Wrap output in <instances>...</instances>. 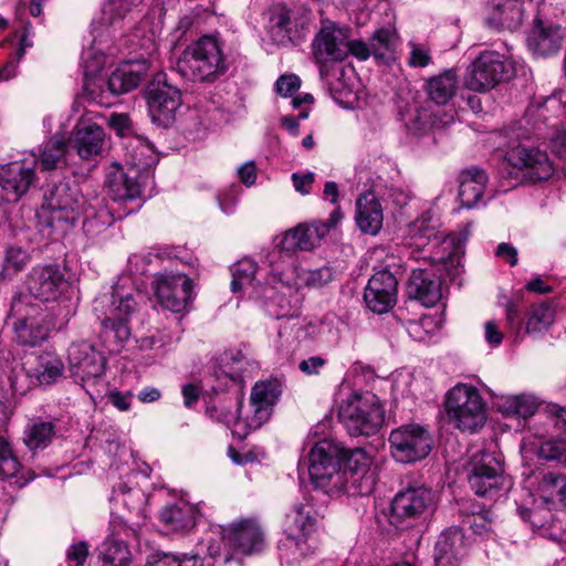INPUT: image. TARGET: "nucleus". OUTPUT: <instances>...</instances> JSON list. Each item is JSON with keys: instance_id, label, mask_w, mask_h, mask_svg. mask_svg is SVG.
<instances>
[{"instance_id": "obj_1", "label": "nucleus", "mask_w": 566, "mask_h": 566, "mask_svg": "<svg viewBox=\"0 0 566 566\" xmlns=\"http://www.w3.org/2000/svg\"><path fill=\"white\" fill-rule=\"evenodd\" d=\"M44 200L53 212L52 222H64L66 227H72L81 216H85L83 229L90 235L104 231L114 220L106 208L97 209L99 202L87 203L78 184L72 179L53 185L44 195Z\"/></svg>"}, {"instance_id": "obj_2", "label": "nucleus", "mask_w": 566, "mask_h": 566, "mask_svg": "<svg viewBox=\"0 0 566 566\" xmlns=\"http://www.w3.org/2000/svg\"><path fill=\"white\" fill-rule=\"evenodd\" d=\"M136 307L134 295L118 284L94 300V312L102 325L101 336L109 352H119L129 339L128 317Z\"/></svg>"}, {"instance_id": "obj_3", "label": "nucleus", "mask_w": 566, "mask_h": 566, "mask_svg": "<svg viewBox=\"0 0 566 566\" xmlns=\"http://www.w3.org/2000/svg\"><path fill=\"white\" fill-rule=\"evenodd\" d=\"M178 73L192 82L212 83L229 69L221 42L203 35L188 45L176 62Z\"/></svg>"}, {"instance_id": "obj_4", "label": "nucleus", "mask_w": 566, "mask_h": 566, "mask_svg": "<svg viewBox=\"0 0 566 566\" xmlns=\"http://www.w3.org/2000/svg\"><path fill=\"white\" fill-rule=\"evenodd\" d=\"M10 316L13 318L15 342L23 347H35L46 340L53 328H61L69 322L70 311L63 315L60 313L61 317L55 322L30 296H17L11 303Z\"/></svg>"}, {"instance_id": "obj_5", "label": "nucleus", "mask_w": 566, "mask_h": 566, "mask_svg": "<svg viewBox=\"0 0 566 566\" xmlns=\"http://www.w3.org/2000/svg\"><path fill=\"white\" fill-rule=\"evenodd\" d=\"M317 516L308 500L294 505L287 513L286 522L291 525L286 530V537L279 544L281 560L302 564L315 557L316 548L308 543V537L316 530Z\"/></svg>"}, {"instance_id": "obj_6", "label": "nucleus", "mask_w": 566, "mask_h": 566, "mask_svg": "<svg viewBox=\"0 0 566 566\" xmlns=\"http://www.w3.org/2000/svg\"><path fill=\"white\" fill-rule=\"evenodd\" d=\"M344 447L331 439L316 442L308 454V474L313 484L329 496L340 495L338 476Z\"/></svg>"}, {"instance_id": "obj_7", "label": "nucleus", "mask_w": 566, "mask_h": 566, "mask_svg": "<svg viewBox=\"0 0 566 566\" xmlns=\"http://www.w3.org/2000/svg\"><path fill=\"white\" fill-rule=\"evenodd\" d=\"M446 412L455 428L476 431L486 420L483 398L473 386L458 384L447 394Z\"/></svg>"}, {"instance_id": "obj_8", "label": "nucleus", "mask_w": 566, "mask_h": 566, "mask_svg": "<svg viewBox=\"0 0 566 566\" xmlns=\"http://www.w3.org/2000/svg\"><path fill=\"white\" fill-rule=\"evenodd\" d=\"M339 418L350 436H369L381 427L384 409L375 395L355 394L340 406Z\"/></svg>"}, {"instance_id": "obj_9", "label": "nucleus", "mask_w": 566, "mask_h": 566, "mask_svg": "<svg viewBox=\"0 0 566 566\" xmlns=\"http://www.w3.org/2000/svg\"><path fill=\"white\" fill-rule=\"evenodd\" d=\"M514 74L513 64L499 52H482L467 69L465 86L475 92H488Z\"/></svg>"}, {"instance_id": "obj_10", "label": "nucleus", "mask_w": 566, "mask_h": 566, "mask_svg": "<svg viewBox=\"0 0 566 566\" xmlns=\"http://www.w3.org/2000/svg\"><path fill=\"white\" fill-rule=\"evenodd\" d=\"M64 364L50 352L31 355L23 363L20 371L14 370L11 386L17 392H25L31 386H49L62 377Z\"/></svg>"}, {"instance_id": "obj_11", "label": "nucleus", "mask_w": 566, "mask_h": 566, "mask_svg": "<svg viewBox=\"0 0 566 566\" xmlns=\"http://www.w3.org/2000/svg\"><path fill=\"white\" fill-rule=\"evenodd\" d=\"M282 394V386L277 379L258 381L252 388L250 402L247 407L237 402L238 426L243 424L248 431L259 429L266 422L272 408Z\"/></svg>"}, {"instance_id": "obj_12", "label": "nucleus", "mask_w": 566, "mask_h": 566, "mask_svg": "<svg viewBox=\"0 0 566 566\" xmlns=\"http://www.w3.org/2000/svg\"><path fill=\"white\" fill-rule=\"evenodd\" d=\"M350 31L328 19L322 20L321 28L312 41V54L317 64L322 77L327 75L326 64L340 62L348 55V39Z\"/></svg>"}, {"instance_id": "obj_13", "label": "nucleus", "mask_w": 566, "mask_h": 566, "mask_svg": "<svg viewBox=\"0 0 566 566\" xmlns=\"http://www.w3.org/2000/svg\"><path fill=\"white\" fill-rule=\"evenodd\" d=\"M345 465L339 468L340 494L368 495L373 492L376 476L373 470V459L363 449L346 450L342 457Z\"/></svg>"}, {"instance_id": "obj_14", "label": "nucleus", "mask_w": 566, "mask_h": 566, "mask_svg": "<svg viewBox=\"0 0 566 566\" xmlns=\"http://www.w3.org/2000/svg\"><path fill=\"white\" fill-rule=\"evenodd\" d=\"M99 557L103 566H128L130 552L123 541L107 538L99 547ZM145 566H203V564L197 555L157 552L147 557Z\"/></svg>"}, {"instance_id": "obj_15", "label": "nucleus", "mask_w": 566, "mask_h": 566, "mask_svg": "<svg viewBox=\"0 0 566 566\" xmlns=\"http://www.w3.org/2000/svg\"><path fill=\"white\" fill-rule=\"evenodd\" d=\"M390 452L396 461L412 463L424 459L432 449L429 431L417 423L400 426L389 436Z\"/></svg>"}, {"instance_id": "obj_16", "label": "nucleus", "mask_w": 566, "mask_h": 566, "mask_svg": "<svg viewBox=\"0 0 566 566\" xmlns=\"http://www.w3.org/2000/svg\"><path fill=\"white\" fill-rule=\"evenodd\" d=\"M27 289L31 301L42 303H60L63 295L70 289L69 281L62 270L54 264L36 265L32 268L27 276Z\"/></svg>"}, {"instance_id": "obj_17", "label": "nucleus", "mask_w": 566, "mask_h": 566, "mask_svg": "<svg viewBox=\"0 0 566 566\" xmlns=\"http://www.w3.org/2000/svg\"><path fill=\"white\" fill-rule=\"evenodd\" d=\"M342 218V212L339 209H336L329 214L326 221L298 224L284 233L280 242L281 250L287 252L313 250L319 244L321 240L328 234L331 229L338 224Z\"/></svg>"}, {"instance_id": "obj_18", "label": "nucleus", "mask_w": 566, "mask_h": 566, "mask_svg": "<svg viewBox=\"0 0 566 566\" xmlns=\"http://www.w3.org/2000/svg\"><path fill=\"white\" fill-rule=\"evenodd\" d=\"M71 376L82 387L95 381L104 374L106 359L87 342L74 343L69 348Z\"/></svg>"}, {"instance_id": "obj_19", "label": "nucleus", "mask_w": 566, "mask_h": 566, "mask_svg": "<svg viewBox=\"0 0 566 566\" xmlns=\"http://www.w3.org/2000/svg\"><path fill=\"white\" fill-rule=\"evenodd\" d=\"M469 483L475 494L491 495L502 488L503 468L500 458L493 452L480 451L472 455Z\"/></svg>"}, {"instance_id": "obj_20", "label": "nucleus", "mask_w": 566, "mask_h": 566, "mask_svg": "<svg viewBox=\"0 0 566 566\" xmlns=\"http://www.w3.org/2000/svg\"><path fill=\"white\" fill-rule=\"evenodd\" d=\"M36 157L0 166V187L7 201H18L35 181Z\"/></svg>"}, {"instance_id": "obj_21", "label": "nucleus", "mask_w": 566, "mask_h": 566, "mask_svg": "<svg viewBox=\"0 0 566 566\" xmlns=\"http://www.w3.org/2000/svg\"><path fill=\"white\" fill-rule=\"evenodd\" d=\"M507 161L530 181L547 180L554 174L548 155L536 147L520 144L507 153Z\"/></svg>"}, {"instance_id": "obj_22", "label": "nucleus", "mask_w": 566, "mask_h": 566, "mask_svg": "<svg viewBox=\"0 0 566 566\" xmlns=\"http://www.w3.org/2000/svg\"><path fill=\"white\" fill-rule=\"evenodd\" d=\"M154 289L163 307L179 313L191 296L192 282L184 274L160 273L155 277Z\"/></svg>"}, {"instance_id": "obj_23", "label": "nucleus", "mask_w": 566, "mask_h": 566, "mask_svg": "<svg viewBox=\"0 0 566 566\" xmlns=\"http://www.w3.org/2000/svg\"><path fill=\"white\" fill-rule=\"evenodd\" d=\"M222 539L235 554L252 555L264 545L263 532L252 518H242L222 528Z\"/></svg>"}, {"instance_id": "obj_24", "label": "nucleus", "mask_w": 566, "mask_h": 566, "mask_svg": "<svg viewBox=\"0 0 566 566\" xmlns=\"http://www.w3.org/2000/svg\"><path fill=\"white\" fill-rule=\"evenodd\" d=\"M180 105V90L158 77L148 91V109L153 122L163 127L170 126Z\"/></svg>"}, {"instance_id": "obj_25", "label": "nucleus", "mask_w": 566, "mask_h": 566, "mask_svg": "<svg viewBox=\"0 0 566 566\" xmlns=\"http://www.w3.org/2000/svg\"><path fill=\"white\" fill-rule=\"evenodd\" d=\"M398 281L389 270L377 271L368 281L364 301L367 307L377 314L387 313L397 302Z\"/></svg>"}, {"instance_id": "obj_26", "label": "nucleus", "mask_w": 566, "mask_h": 566, "mask_svg": "<svg viewBox=\"0 0 566 566\" xmlns=\"http://www.w3.org/2000/svg\"><path fill=\"white\" fill-rule=\"evenodd\" d=\"M434 493L423 486H409L399 492L391 503L392 518H416L434 504Z\"/></svg>"}, {"instance_id": "obj_27", "label": "nucleus", "mask_w": 566, "mask_h": 566, "mask_svg": "<svg viewBox=\"0 0 566 566\" xmlns=\"http://www.w3.org/2000/svg\"><path fill=\"white\" fill-rule=\"evenodd\" d=\"M73 148L83 160L102 156L105 145L104 129L90 117H81L73 129Z\"/></svg>"}, {"instance_id": "obj_28", "label": "nucleus", "mask_w": 566, "mask_h": 566, "mask_svg": "<svg viewBox=\"0 0 566 566\" xmlns=\"http://www.w3.org/2000/svg\"><path fill=\"white\" fill-rule=\"evenodd\" d=\"M106 188L114 201L127 202L140 198L143 195L144 182L140 181L139 172L136 168L125 171L123 167L113 165L106 175Z\"/></svg>"}, {"instance_id": "obj_29", "label": "nucleus", "mask_w": 566, "mask_h": 566, "mask_svg": "<svg viewBox=\"0 0 566 566\" xmlns=\"http://www.w3.org/2000/svg\"><path fill=\"white\" fill-rule=\"evenodd\" d=\"M409 295L426 306H433L442 296L441 283L429 268H410Z\"/></svg>"}, {"instance_id": "obj_30", "label": "nucleus", "mask_w": 566, "mask_h": 566, "mask_svg": "<svg viewBox=\"0 0 566 566\" xmlns=\"http://www.w3.org/2000/svg\"><path fill=\"white\" fill-rule=\"evenodd\" d=\"M488 23L496 29L515 30L523 20V0H491Z\"/></svg>"}, {"instance_id": "obj_31", "label": "nucleus", "mask_w": 566, "mask_h": 566, "mask_svg": "<svg viewBox=\"0 0 566 566\" xmlns=\"http://www.w3.org/2000/svg\"><path fill=\"white\" fill-rule=\"evenodd\" d=\"M463 556V534L457 527L442 532L434 547L436 566H459Z\"/></svg>"}, {"instance_id": "obj_32", "label": "nucleus", "mask_w": 566, "mask_h": 566, "mask_svg": "<svg viewBox=\"0 0 566 566\" xmlns=\"http://www.w3.org/2000/svg\"><path fill=\"white\" fill-rule=\"evenodd\" d=\"M356 223L359 230L366 234L376 235L384 221L380 202L373 193H365L357 200Z\"/></svg>"}, {"instance_id": "obj_33", "label": "nucleus", "mask_w": 566, "mask_h": 566, "mask_svg": "<svg viewBox=\"0 0 566 566\" xmlns=\"http://www.w3.org/2000/svg\"><path fill=\"white\" fill-rule=\"evenodd\" d=\"M541 501L548 510L566 506V474L560 472H546L537 485Z\"/></svg>"}, {"instance_id": "obj_34", "label": "nucleus", "mask_w": 566, "mask_h": 566, "mask_svg": "<svg viewBox=\"0 0 566 566\" xmlns=\"http://www.w3.org/2000/svg\"><path fill=\"white\" fill-rule=\"evenodd\" d=\"M488 177L485 172L472 167L461 172L459 177V200L465 208L474 207L482 198Z\"/></svg>"}, {"instance_id": "obj_35", "label": "nucleus", "mask_w": 566, "mask_h": 566, "mask_svg": "<svg viewBox=\"0 0 566 566\" xmlns=\"http://www.w3.org/2000/svg\"><path fill=\"white\" fill-rule=\"evenodd\" d=\"M197 510L190 503L179 501L159 512V521L174 531H188L196 525Z\"/></svg>"}, {"instance_id": "obj_36", "label": "nucleus", "mask_w": 566, "mask_h": 566, "mask_svg": "<svg viewBox=\"0 0 566 566\" xmlns=\"http://www.w3.org/2000/svg\"><path fill=\"white\" fill-rule=\"evenodd\" d=\"M459 85L458 75L453 70H448L427 81L426 91L429 98L437 105H446L457 93Z\"/></svg>"}, {"instance_id": "obj_37", "label": "nucleus", "mask_w": 566, "mask_h": 566, "mask_svg": "<svg viewBox=\"0 0 566 566\" xmlns=\"http://www.w3.org/2000/svg\"><path fill=\"white\" fill-rule=\"evenodd\" d=\"M528 42L534 53L547 56L559 51L564 42V34L559 25L549 24L534 31Z\"/></svg>"}, {"instance_id": "obj_38", "label": "nucleus", "mask_w": 566, "mask_h": 566, "mask_svg": "<svg viewBox=\"0 0 566 566\" xmlns=\"http://www.w3.org/2000/svg\"><path fill=\"white\" fill-rule=\"evenodd\" d=\"M539 406V401L534 395H507L501 396L497 400V409L507 417H532Z\"/></svg>"}, {"instance_id": "obj_39", "label": "nucleus", "mask_w": 566, "mask_h": 566, "mask_svg": "<svg viewBox=\"0 0 566 566\" xmlns=\"http://www.w3.org/2000/svg\"><path fill=\"white\" fill-rule=\"evenodd\" d=\"M439 221L429 210L423 212L419 218L412 221L408 227L410 240L415 247H426L432 240H440Z\"/></svg>"}, {"instance_id": "obj_40", "label": "nucleus", "mask_w": 566, "mask_h": 566, "mask_svg": "<svg viewBox=\"0 0 566 566\" xmlns=\"http://www.w3.org/2000/svg\"><path fill=\"white\" fill-rule=\"evenodd\" d=\"M55 436V424L52 421L35 419L30 421L23 432V442L30 451L45 449Z\"/></svg>"}, {"instance_id": "obj_41", "label": "nucleus", "mask_w": 566, "mask_h": 566, "mask_svg": "<svg viewBox=\"0 0 566 566\" xmlns=\"http://www.w3.org/2000/svg\"><path fill=\"white\" fill-rule=\"evenodd\" d=\"M69 143L63 135L55 134L43 144L40 164L43 170H53L65 159Z\"/></svg>"}, {"instance_id": "obj_42", "label": "nucleus", "mask_w": 566, "mask_h": 566, "mask_svg": "<svg viewBox=\"0 0 566 566\" xmlns=\"http://www.w3.org/2000/svg\"><path fill=\"white\" fill-rule=\"evenodd\" d=\"M140 73L134 71L126 64L117 67L108 77L107 88L114 95L125 94L138 86L140 83Z\"/></svg>"}, {"instance_id": "obj_43", "label": "nucleus", "mask_w": 566, "mask_h": 566, "mask_svg": "<svg viewBox=\"0 0 566 566\" xmlns=\"http://www.w3.org/2000/svg\"><path fill=\"white\" fill-rule=\"evenodd\" d=\"M554 322V310L548 303L534 305L526 322V333L531 335L541 334Z\"/></svg>"}, {"instance_id": "obj_44", "label": "nucleus", "mask_w": 566, "mask_h": 566, "mask_svg": "<svg viewBox=\"0 0 566 566\" xmlns=\"http://www.w3.org/2000/svg\"><path fill=\"white\" fill-rule=\"evenodd\" d=\"M256 270V263L249 258H244L234 263L231 268V291L233 293H237L241 291L243 287L252 286Z\"/></svg>"}, {"instance_id": "obj_45", "label": "nucleus", "mask_w": 566, "mask_h": 566, "mask_svg": "<svg viewBox=\"0 0 566 566\" xmlns=\"http://www.w3.org/2000/svg\"><path fill=\"white\" fill-rule=\"evenodd\" d=\"M292 11L284 4H276L270 12V27L275 36L282 41L284 38H290L292 30Z\"/></svg>"}, {"instance_id": "obj_46", "label": "nucleus", "mask_w": 566, "mask_h": 566, "mask_svg": "<svg viewBox=\"0 0 566 566\" xmlns=\"http://www.w3.org/2000/svg\"><path fill=\"white\" fill-rule=\"evenodd\" d=\"M153 256L159 258V259H171L177 258L176 254V248H155L151 249V251L144 252V253H135L132 254L128 258V264L132 270H134L137 273H145L146 266L148 263L151 262Z\"/></svg>"}, {"instance_id": "obj_47", "label": "nucleus", "mask_w": 566, "mask_h": 566, "mask_svg": "<svg viewBox=\"0 0 566 566\" xmlns=\"http://www.w3.org/2000/svg\"><path fill=\"white\" fill-rule=\"evenodd\" d=\"M144 0H108L102 9V20L105 24H114L125 17L132 8L139 6Z\"/></svg>"}, {"instance_id": "obj_48", "label": "nucleus", "mask_w": 566, "mask_h": 566, "mask_svg": "<svg viewBox=\"0 0 566 566\" xmlns=\"http://www.w3.org/2000/svg\"><path fill=\"white\" fill-rule=\"evenodd\" d=\"M441 327V319L422 316L419 321L408 323L407 332L417 342H427Z\"/></svg>"}, {"instance_id": "obj_49", "label": "nucleus", "mask_w": 566, "mask_h": 566, "mask_svg": "<svg viewBox=\"0 0 566 566\" xmlns=\"http://www.w3.org/2000/svg\"><path fill=\"white\" fill-rule=\"evenodd\" d=\"M30 262V254L27 250L19 247L7 249L3 258V268L1 274L10 276L22 271Z\"/></svg>"}, {"instance_id": "obj_50", "label": "nucleus", "mask_w": 566, "mask_h": 566, "mask_svg": "<svg viewBox=\"0 0 566 566\" xmlns=\"http://www.w3.org/2000/svg\"><path fill=\"white\" fill-rule=\"evenodd\" d=\"M396 35L391 29L381 28L375 31L370 38V46L373 55L376 59H384L391 53L395 48Z\"/></svg>"}, {"instance_id": "obj_51", "label": "nucleus", "mask_w": 566, "mask_h": 566, "mask_svg": "<svg viewBox=\"0 0 566 566\" xmlns=\"http://www.w3.org/2000/svg\"><path fill=\"white\" fill-rule=\"evenodd\" d=\"M19 469L20 463L13 455L7 437L0 432V479L14 476Z\"/></svg>"}, {"instance_id": "obj_52", "label": "nucleus", "mask_w": 566, "mask_h": 566, "mask_svg": "<svg viewBox=\"0 0 566 566\" xmlns=\"http://www.w3.org/2000/svg\"><path fill=\"white\" fill-rule=\"evenodd\" d=\"M111 501L117 505L122 504L129 511L139 510L144 494L139 490H133L125 483H120L116 490H114Z\"/></svg>"}, {"instance_id": "obj_53", "label": "nucleus", "mask_w": 566, "mask_h": 566, "mask_svg": "<svg viewBox=\"0 0 566 566\" xmlns=\"http://www.w3.org/2000/svg\"><path fill=\"white\" fill-rule=\"evenodd\" d=\"M538 455L548 461H557L566 464V441L547 440L538 449Z\"/></svg>"}, {"instance_id": "obj_54", "label": "nucleus", "mask_w": 566, "mask_h": 566, "mask_svg": "<svg viewBox=\"0 0 566 566\" xmlns=\"http://www.w3.org/2000/svg\"><path fill=\"white\" fill-rule=\"evenodd\" d=\"M239 402L238 400L234 403H231V406H226L223 403H213L207 407V413L209 417L216 419L219 422L224 423L226 426L234 424L238 427L237 419V406L235 403Z\"/></svg>"}, {"instance_id": "obj_55", "label": "nucleus", "mask_w": 566, "mask_h": 566, "mask_svg": "<svg viewBox=\"0 0 566 566\" xmlns=\"http://www.w3.org/2000/svg\"><path fill=\"white\" fill-rule=\"evenodd\" d=\"M492 513L488 510L480 512H472L467 518V524L473 531L474 534L484 535L491 531L492 527Z\"/></svg>"}, {"instance_id": "obj_56", "label": "nucleus", "mask_w": 566, "mask_h": 566, "mask_svg": "<svg viewBox=\"0 0 566 566\" xmlns=\"http://www.w3.org/2000/svg\"><path fill=\"white\" fill-rule=\"evenodd\" d=\"M334 279V271L331 266H322L311 270L305 274L304 282L311 287H322Z\"/></svg>"}, {"instance_id": "obj_57", "label": "nucleus", "mask_w": 566, "mask_h": 566, "mask_svg": "<svg viewBox=\"0 0 566 566\" xmlns=\"http://www.w3.org/2000/svg\"><path fill=\"white\" fill-rule=\"evenodd\" d=\"M107 123L120 137H130L133 134L132 122L127 114L114 113L108 117Z\"/></svg>"}, {"instance_id": "obj_58", "label": "nucleus", "mask_w": 566, "mask_h": 566, "mask_svg": "<svg viewBox=\"0 0 566 566\" xmlns=\"http://www.w3.org/2000/svg\"><path fill=\"white\" fill-rule=\"evenodd\" d=\"M300 86L301 80L294 74L282 75L275 83L276 93L283 97L292 96Z\"/></svg>"}, {"instance_id": "obj_59", "label": "nucleus", "mask_w": 566, "mask_h": 566, "mask_svg": "<svg viewBox=\"0 0 566 566\" xmlns=\"http://www.w3.org/2000/svg\"><path fill=\"white\" fill-rule=\"evenodd\" d=\"M410 53L408 57V65L412 67H424L429 65L431 56L429 51L420 44L409 42Z\"/></svg>"}, {"instance_id": "obj_60", "label": "nucleus", "mask_w": 566, "mask_h": 566, "mask_svg": "<svg viewBox=\"0 0 566 566\" xmlns=\"http://www.w3.org/2000/svg\"><path fill=\"white\" fill-rule=\"evenodd\" d=\"M506 325L510 332L515 335V339L522 337L521 313L514 303H509L506 306Z\"/></svg>"}, {"instance_id": "obj_61", "label": "nucleus", "mask_w": 566, "mask_h": 566, "mask_svg": "<svg viewBox=\"0 0 566 566\" xmlns=\"http://www.w3.org/2000/svg\"><path fill=\"white\" fill-rule=\"evenodd\" d=\"M88 555L86 543L80 542L71 545L66 553V558L70 566H84Z\"/></svg>"}, {"instance_id": "obj_62", "label": "nucleus", "mask_w": 566, "mask_h": 566, "mask_svg": "<svg viewBox=\"0 0 566 566\" xmlns=\"http://www.w3.org/2000/svg\"><path fill=\"white\" fill-rule=\"evenodd\" d=\"M315 180V175L313 172L307 174H297L294 172L292 175V181L295 190L301 195H308L312 189V185Z\"/></svg>"}, {"instance_id": "obj_63", "label": "nucleus", "mask_w": 566, "mask_h": 566, "mask_svg": "<svg viewBox=\"0 0 566 566\" xmlns=\"http://www.w3.org/2000/svg\"><path fill=\"white\" fill-rule=\"evenodd\" d=\"M233 363L238 365V367H228V361H224V364L219 369L220 375H222L224 378L229 379L232 382L241 384L243 381L242 368L240 366L242 364V360L233 358Z\"/></svg>"}, {"instance_id": "obj_64", "label": "nucleus", "mask_w": 566, "mask_h": 566, "mask_svg": "<svg viewBox=\"0 0 566 566\" xmlns=\"http://www.w3.org/2000/svg\"><path fill=\"white\" fill-rule=\"evenodd\" d=\"M484 338L492 346H499L502 343L503 333L495 321H488L484 324Z\"/></svg>"}]
</instances>
